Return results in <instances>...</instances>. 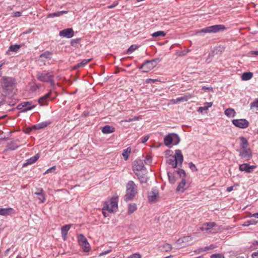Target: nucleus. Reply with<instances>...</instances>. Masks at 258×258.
Masks as SVG:
<instances>
[{"instance_id": "1", "label": "nucleus", "mask_w": 258, "mask_h": 258, "mask_svg": "<svg viewBox=\"0 0 258 258\" xmlns=\"http://www.w3.org/2000/svg\"><path fill=\"white\" fill-rule=\"evenodd\" d=\"M138 193V187L135 183L132 181H129L126 185V193L124 196V200L128 201L133 200Z\"/></svg>"}, {"instance_id": "2", "label": "nucleus", "mask_w": 258, "mask_h": 258, "mask_svg": "<svg viewBox=\"0 0 258 258\" xmlns=\"http://www.w3.org/2000/svg\"><path fill=\"white\" fill-rule=\"evenodd\" d=\"M53 77V74L51 72H39L36 75V78L39 81L49 82L52 85L54 84Z\"/></svg>"}, {"instance_id": "3", "label": "nucleus", "mask_w": 258, "mask_h": 258, "mask_svg": "<svg viewBox=\"0 0 258 258\" xmlns=\"http://www.w3.org/2000/svg\"><path fill=\"white\" fill-rule=\"evenodd\" d=\"M176 174L179 175V176L182 178L181 181L179 183L178 185L176 188V191L183 192L188 187V185L184 178L186 175L185 172L184 170L179 169L176 172Z\"/></svg>"}, {"instance_id": "4", "label": "nucleus", "mask_w": 258, "mask_h": 258, "mask_svg": "<svg viewBox=\"0 0 258 258\" xmlns=\"http://www.w3.org/2000/svg\"><path fill=\"white\" fill-rule=\"evenodd\" d=\"M14 85V80L10 77H3L2 79V87L4 91L7 93L11 90Z\"/></svg>"}, {"instance_id": "5", "label": "nucleus", "mask_w": 258, "mask_h": 258, "mask_svg": "<svg viewBox=\"0 0 258 258\" xmlns=\"http://www.w3.org/2000/svg\"><path fill=\"white\" fill-rule=\"evenodd\" d=\"M226 29L223 25H215L211 26L206 27L202 29L200 31H198L196 34L203 33H217L221 31H223Z\"/></svg>"}, {"instance_id": "6", "label": "nucleus", "mask_w": 258, "mask_h": 258, "mask_svg": "<svg viewBox=\"0 0 258 258\" xmlns=\"http://www.w3.org/2000/svg\"><path fill=\"white\" fill-rule=\"evenodd\" d=\"M79 244L82 246L85 252H88L90 250V245L88 242L87 239L83 234H80L78 237Z\"/></svg>"}, {"instance_id": "7", "label": "nucleus", "mask_w": 258, "mask_h": 258, "mask_svg": "<svg viewBox=\"0 0 258 258\" xmlns=\"http://www.w3.org/2000/svg\"><path fill=\"white\" fill-rule=\"evenodd\" d=\"M232 122L235 126L240 128H245L249 125V122L245 119H233Z\"/></svg>"}, {"instance_id": "8", "label": "nucleus", "mask_w": 258, "mask_h": 258, "mask_svg": "<svg viewBox=\"0 0 258 258\" xmlns=\"http://www.w3.org/2000/svg\"><path fill=\"white\" fill-rule=\"evenodd\" d=\"M146 168L143 162L141 160L135 161L133 166V170L136 174L137 172H143L144 173L145 172Z\"/></svg>"}, {"instance_id": "9", "label": "nucleus", "mask_w": 258, "mask_h": 258, "mask_svg": "<svg viewBox=\"0 0 258 258\" xmlns=\"http://www.w3.org/2000/svg\"><path fill=\"white\" fill-rule=\"evenodd\" d=\"M239 156L242 159H250L252 157V152L250 148H245L239 150Z\"/></svg>"}, {"instance_id": "10", "label": "nucleus", "mask_w": 258, "mask_h": 258, "mask_svg": "<svg viewBox=\"0 0 258 258\" xmlns=\"http://www.w3.org/2000/svg\"><path fill=\"white\" fill-rule=\"evenodd\" d=\"M159 199L158 190L156 189H152L149 193L148 201L150 203L156 202Z\"/></svg>"}, {"instance_id": "11", "label": "nucleus", "mask_w": 258, "mask_h": 258, "mask_svg": "<svg viewBox=\"0 0 258 258\" xmlns=\"http://www.w3.org/2000/svg\"><path fill=\"white\" fill-rule=\"evenodd\" d=\"M74 34V30L72 28H67L59 31V35L68 38H72Z\"/></svg>"}, {"instance_id": "12", "label": "nucleus", "mask_w": 258, "mask_h": 258, "mask_svg": "<svg viewBox=\"0 0 258 258\" xmlns=\"http://www.w3.org/2000/svg\"><path fill=\"white\" fill-rule=\"evenodd\" d=\"M117 209V204L115 201H111L110 204H106L104 206L103 210L105 209L108 210L109 212H114Z\"/></svg>"}, {"instance_id": "13", "label": "nucleus", "mask_w": 258, "mask_h": 258, "mask_svg": "<svg viewBox=\"0 0 258 258\" xmlns=\"http://www.w3.org/2000/svg\"><path fill=\"white\" fill-rule=\"evenodd\" d=\"M215 225L216 223L215 222L206 223L203 224V225L200 228V229L203 231H206L209 232V233H211V231H210V229H212Z\"/></svg>"}, {"instance_id": "14", "label": "nucleus", "mask_w": 258, "mask_h": 258, "mask_svg": "<svg viewBox=\"0 0 258 258\" xmlns=\"http://www.w3.org/2000/svg\"><path fill=\"white\" fill-rule=\"evenodd\" d=\"M34 195L40 196V197H38V198L40 201L39 203H43L45 201V194L42 188H37L36 191L34 192Z\"/></svg>"}, {"instance_id": "15", "label": "nucleus", "mask_w": 258, "mask_h": 258, "mask_svg": "<svg viewBox=\"0 0 258 258\" xmlns=\"http://www.w3.org/2000/svg\"><path fill=\"white\" fill-rule=\"evenodd\" d=\"M173 157L175 159V161L177 162V165H178V163L180 164H182L183 160V157L180 150H176L175 151V155Z\"/></svg>"}, {"instance_id": "16", "label": "nucleus", "mask_w": 258, "mask_h": 258, "mask_svg": "<svg viewBox=\"0 0 258 258\" xmlns=\"http://www.w3.org/2000/svg\"><path fill=\"white\" fill-rule=\"evenodd\" d=\"M254 168V166H250L246 163H244L239 165V169L241 171H245L247 173H250L251 172V169Z\"/></svg>"}, {"instance_id": "17", "label": "nucleus", "mask_w": 258, "mask_h": 258, "mask_svg": "<svg viewBox=\"0 0 258 258\" xmlns=\"http://www.w3.org/2000/svg\"><path fill=\"white\" fill-rule=\"evenodd\" d=\"M174 135V133L169 134L165 137L164 139V143L166 146H169L173 142Z\"/></svg>"}, {"instance_id": "18", "label": "nucleus", "mask_w": 258, "mask_h": 258, "mask_svg": "<svg viewBox=\"0 0 258 258\" xmlns=\"http://www.w3.org/2000/svg\"><path fill=\"white\" fill-rule=\"evenodd\" d=\"M140 69H143L144 72H148L153 68H152L151 62L149 60H147L140 68Z\"/></svg>"}, {"instance_id": "19", "label": "nucleus", "mask_w": 258, "mask_h": 258, "mask_svg": "<svg viewBox=\"0 0 258 258\" xmlns=\"http://www.w3.org/2000/svg\"><path fill=\"white\" fill-rule=\"evenodd\" d=\"M50 94H51V93L49 92V93L45 94L43 96L41 97V98H40L38 100L39 104L41 106L44 105H46L47 101L48 100V99L49 98V97L50 96Z\"/></svg>"}, {"instance_id": "20", "label": "nucleus", "mask_w": 258, "mask_h": 258, "mask_svg": "<svg viewBox=\"0 0 258 258\" xmlns=\"http://www.w3.org/2000/svg\"><path fill=\"white\" fill-rule=\"evenodd\" d=\"M71 228L70 225H66L62 226L61 228V232L62 237L64 240H66L67 239V235L68 234V232Z\"/></svg>"}, {"instance_id": "21", "label": "nucleus", "mask_w": 258, "mask_h": 258, "mask_svg": "<svg viewBox=\"0 0 258 258\" xmlns=\"http://www.w3.org/2000/svg\"><path fill=\"white\" fill-rule=\"evenodd\" d=\"M14 213V210L12 208H0V215H9Z\"/></svg>"}, {"instance_id": "22", "label": "nucleus", "mask_w": 258, "mask_h": 258, "mask_svg": "<svg viewBox=\"0 0 258 258\" xmlns=\"http://www.w3.org/2000/svg\"><path fill=\"white\" fill-rule=\"evenodd\" d=\"M39 158V156L37 154L27 160L26 162L24 163L23 166H26L28 165H31L35 163Z\"/></svg>"}, {"instance_id": "23", "label": "nucleus", "mask_w": 258, "mask_h": 258, "mask_svg": "<svg viewBox=\"0 0 258 258\" xmlns=\"http://www.w3.org/2000/svg\"><path fill=\"white\" fill-rule=\"evenodd\" d=\"M193 97V95L188 94L187 95H185L183 96L176 98V102H177V103L179 102H185L188 101L189 99L192 98Z\"/></svg>"}, {"instance_id": "24", "label": "nucleus", "mask_w": 258, "mask_h": 258, "mask_svg": "<svg viewBox=\"0 0 258 258\" xmlns=\"http://www.w3.org/2000/svg\"><path fill=\"white\" fill-rule=\"evenodd\" d=\"M239 139L240 140V149L247 148L248 146V143L247 140L243 137H240Z\"/></svg>"}, {"instance_id": "25", "label": "nucleus", "mask_w": 258, "mask_h": 258, "mask_svg": "<svg viewBox=\"0 0 258 258\" xmlns=\"http://www.w3.org/2000/svg\"><path fill=\"white\" fill-rule=\"evenodd\" d=\"M114 132V128L108 125H105L102 128V132L105 134H110Z\"/></svg>"}, {"instance_id": "26", "label": "nucleus", "mask_w": 258, "mask_h": 258, "mask_svg": "<svg viewBox=\"0 0 258 258\" xmlns=\"http://www.w3.org/2000/svg\"><path fill=\"white\" fill-rule=\"evenodd\" d=\"M224 113L225 114L229 117H234L236 114L234 109L231 108L226 109Z\"/></svg>"}, {"instance_id": "27", "label": "nucleus", "mask_w": 258, "mask_h": 258, "mask_svg": "<svg viewBox=\"0 0 258 258\" xmlns=\"http://www.w3.org/2000/svg\"><path fill=\"white\" fill-rule=\"evenodd\" d=\"M137 209V205L135 203L130 204L128 205V214H132Z\"/></svg>"}, {"instance_id": "28", "label": "nucleus", "mask_w": 258, "mask_h": 258, "mask_svg": "<svg viewBox=\"0 0 258 258\" xmlns=\"http://www.w3.org/2000/svg\"><path fill=\"white\" fill-rule=\"evenodd\" d=\"M213 103L212 102H206L205 103V106L203 107H200L198 109V111L203 113L204 111L207 110L209 108L212 106Z\"/></svg>"}, {"instance_id": "29", "label": "nucleus", "mask_w": 258, "mask_h": 258, "mask_svg": "<svg viewBox=\"0 0 258 258\" xmlns=\"http://www.w3.org/2000/svg\"><path fill=\"white\" fill-rule=\"evenodd\" d=\"M177 171H178L174 172L173 173H171L170 172H168V176L169 181L171 183L173 184L175 182V181H176L175 175H178V174H176V172Z\"/></svg>"}, {"instance_id": "30", "label": "nucleus", "mask_w": 258, "mask_h": 258, "mask_svg": "<svg viewBox=\"0 0 258 258\" xmlns=\"http://www.w3.org/2000/svg\"><path fill=\"white\" fill-rule=\"evenodd\" d=\"M67 13H68V11H59V12H57L56 13L49 14L48 15L47 17L54 18L55 17H59L60 16H61L62 15H63V14H67Z\"/></svg>"}, {"instance_id": "31", "label": "nucleus", "mask_w": 258, "mask_h": 258, "mask_svg": "<svg viewBox=\"0 0 258 258\" xmlns=\"http://www.w3.org/2000/svg\"><path fill=\"white\" fill-rule=\"evenodd\" d=\"M92 60L91 58H90V59H84L83 60H82V61L79 63H78L75 67V68L76 69H78V68H82L84 66H85V65H86L88 62H89L91 60Z\"/></svg>"}, {"instance_id": "32", "label": "nucleus", "mask_w": 258, "mask_h": 258, "mask_svg": "<svg viewBox=\"0 0 258 258\" xmlns=\"http://www.w3.org/2000/svg\"><path fill=\"white\" fill-rule=\"evenodd\" d=\"M252 77V73L250 72L244 73L241 76L242 80L247 81L250 80Z\"/></svg>"}, {"instance_id": "33", "label": "nucleus", "mask_w": 258, "mask_h": 258, "mask_svg": "<svg viewBox=\"0 0 258 258\" xmlns=\"http://www.w3.org/2000/svg\"><path fill=\"white\" fill-rule=\"evenodd\" d=\"M31 103L30 102H24L22 103V106L26 107L24 109V111L29 110L34 108L35 107V105L29 106Z\"/></svg>"}, {"instance_id": "34", "label": "nucleus", "mask_w": 258, "mask_h": 258, "mask_svg": "<svg viewBox=\"0 0 258 258\" xmlns=\"http://www.w3.org/2000/svg\"><path fill=\"white\" fill-rule=\"evenodd\" d=\"M136 175L138 177V178L139 179V180H140V181L142 183L147 182V181L148 180V178H147L146 175L141 176V173L139 172H136Z\"/></svg>"}, {"instance_id": "35", "label": "nucleus", "mask_w": 258, "mask_h": 258, "mask_svg": "<svg viewBox=\"0 0 258 258\" xmlns=\"http://www.w3.org/2000/svg\"><path fill=\"white\" fill-rule=\"evenodd\" d=\"M50 55H51V53L48 51H46L45 52H44V53H42L40 56H39V58H40V59H41V60L42 61H43V58H48V59H50Z\"/></svg>"}, {"instance_id": "36", "label": "nucleus", "mask_w": 258, "mask_h": 258, "mask_svg": "<svg viewBox=\"0 0 258 258\" xmlns=\"http://www.w3.org/2000/svg\"><path fill=\"white\" fill-rule=\"evenodd\" d=\"M166 35V33L163 31H159L156 32H154L151 34V36L153 37H164Z\"/></svg>"}, {"instance_id": "37", "label": "nucleus", "mask_w": 258, "mask_h": 258, "mask_svg": "<svg viewBox=\"0 0 258 258\" xmlns=\"http://www.w3.org/2000/svg\"><path fill=\"white\" fill-rule=\"evenodd\" d=\"M48 124H49V123L47 122H46V121L42 122L37 124L36 125H34V127H35V129L39 130V129L44 128L45 127H46Z\"/></svg>"}, {"instance_id": "38", "label": "nucleus", "mask_w": 258, "mask_h": 258, "mask_svg": "<svg viewBox=\"0 0 258 258\" xmlns=\"http://www.w3.org/2000/svg\"><path fill=\"white\" fill-rule=\"evenodd\" d=\"M167 162L170 165H171L173 168H176L177 165V162L175 161V159L173 156H172L171 158L169 159L167 161Z\"/></svg>"}, {"instance_id": "39", "label": "nucleus", "mask_w": 258, "mask_h": 258, "mask_svg": "<svg viewBox=\"0 0 258 258\" xmlns=\"http://www.w3.org/2000/svg\"><path fill=\"white\" fill-rule=\"evenodd\" d=\"M131 150L130 148H127L126 150H123L122 155L125 160L127 159L129 154L131 153Z\"/></svg>"}, {"instance_id": "40", "label": "nucleus", "mask_w": 258, "mask_h": 258, "mask_svg": "<svg viewBox=\"0 0 258 258\" xmlns=\"http://www.w3.org/2000/svg\"><path fill=\"white\" fill-rule=\"evenodd\" d=\"M257 223V221L253 220V219H251V220H248V221H246L245 222H244L243 223V224H242V226H248L249 225H255Z\"/></svg>"}, {"instance_id": "41", "label": "nucleus", "mask_w": 258, "mask_h": 258, "mask_svg": "<svg viewBox=\"0 0 258 258\" xmlns=\"http://www.w3.org/2000/svg\"><path fill=\"white\" fill-rule=\"evenodd\" d=\"M21 47L20 45L16 44V45H12L9 47V50L17 52Z\"/></svg>"}, {"instance_id": "42", "label": "nucleus", "mask_w": 258, "mask_h": 258, "mask_svg": "<svg viewBox=\"0 0 258 258\" xmlns=\"http://www.w3.org/2000/svg\"><path fill=\"white\" fill-rule=\"evenodd\" d=\"M149 61H150V62H151L152 68H154L157 65L158 62L160 61V59L159 58H157Z\"/></svg>"}, {"instance_id": "43", "label": "nucleus", "mask_w": 258, "mask_h": 258, "mask_svg": "<svg viewBox=\"0 0 258 258\" xmlns=\"http://www.w3.org/2000/svg\"><path fill=\"white\" fill-rule=\"evenodd\" d=\"M138 48V46L136 45H132L127 50V53H131Z\"/></svg>"}, {"instance_id": "44", "label": "nucleus", "mask_w": 258, "mask_h": 258, "mask_svg": "<svg viewBox=\"0 0 258 258\" xmlns=\"http://www.w3.org/2000/svg\"><path fill=\"white\" fill-rule=\"evenodd\" d=\"M173 142L172 143H173L174 145H177L179 142H180V138L178 137V136L175 134L173 135Z\"/></svg>"}, {"instance_id": "45", "label": "nucleus", "mask_w": 258, "mask_h": 258, "mask_svg": "<svg viewBox=\"0 0 258 258\" xmlns=\"http://www.w3.org/2000/svg\"><path fill=\"white\" fill-rule=\"evenodd\" d=\"M191 239V238L190 237V236H186V237H184L182 238L179 239L177 241L179 243H180L181 242V241H182V242L187 241Z\"/></svg>"}, {"instance_id": "46", "label": "nucleus", "mask_w": 258, "mask_h": 258, "mask_svg": "<svg viewBox=\"0 0 258 258\" xmlns=\"http://www.w3.org/2000/svg\"><path fill=\"white\" fill-rule=\"evenodd\" d=\"M80 41V38L74 39L71 40V44L72 46H76Z\"/></svg>"}, {"instance_id": "47", "label": "nucleus", "mask_w": 258, "mask_h": 258, "mask_svg": "<svg viewBox=\"0 0 258 258\" xmlns=\"http://www.w3.org/2000/svg\"><path fill=\"white\" fill-rule=\"evenodd\" d=\"M250 107L252 108H258V99L254 101L250 104Z\"/></svg>"}, {"instance_id": "48", "label": "nucleus", "mask_w": 258, "mask_h": 258, "mask_svg": "<svg viewBox=\"0 0 258 258\" xmlns=\"http://www.w3.org/2000/svg\"><path fill=\"white\" fill-rule=\"evenodd\" d=\"M189 167L192 171H197L198 169L196 166V165L192 163V162H190L189 163Z\"/></svg>"}, {"instance_id": "49", "label": "nucleus", "mask_w": 258, "mask_h": 258, "mask_svg": "<svg viewBox=\"0 0 258 258\" xmlns=\"http://www.w3.org/2000/svg\"><path fill=\"white\" fill-rule=\"evenodd\" d=\"M146 83L148 84L154 83L157 82H160L158 79H148L146 80Z\"/></svg>"}, {"instance_id": "50", "label": "nucleus", "mask_w": 258, "mask_h": 258, "mask_svg": "<svg viewBox=\"0 0 258 258\" xmlns=\"http://www.w3.org/2000/svg\"><path fill=\"white\" fill-rule=\"evenodd\" d=\"M146 164H150L151 163V158L150 156H147L145 160Z\"/></svg>"}, {"instance_id": "51", "label": "nucleus", "mask_w": 258, "mask_h": 258, "mask_svg": "<svg viewBox=\"0 0 258 258\" xmlns=\"http://www.w3.org/2000/svg\"><path fill=\"white\" fill-rule=\"evenodd\" d=\"M127 258H141V255L138 253H135L131 255Z\"/></svg>"}, {"instance_id": "52", "label": "nucleus", "mask_w": 258, "mask_h": 258, "mask_svg": "<svg viewBox=\"0 0 258 258\" xmlns=\"http://www.w3.org/2000/svg\"><path fill=\"white\" fill-rule=\"evenodd\" d=\"M211 258H224V257L220 254H215L212 255Z\"/></svg>"}, {"instance_id": "53", "label": "nucleus", "mask_w": 258, "mask_h": 258, "mask_svg": "<svg viewBox=\"0 0 258 258\" xmlns=\"http://www.w3.org/2000/svg\"><path fill=\"white\" fill-rule=\"evenodd\" d=\"M118 4V2H114L112 5L108 6V9H112L113 8H114L115 7H116V6H117Z\"/></svg>"}, {"instance_id": "54", "label": "nucleus", "mask_w": 258, "mask_h": 258, "mask_svg": "<svg viewBox=\"0 0 258 258\" xmlns=\"http://www.w3.org/2000/svg\"><path fill=\"white\" fill-rule=\"evenodd\" d=\"M149 136L147 135L144 137L142 140V143H145L149 139Z\"/></svg>"}, {"instance_id": "55", "label": "nucleus", "mask_w": 258, "mask_h": 258, "mask_svg": "<svg viewBox=\"0 0 258 258\" xmlns=\"http://www.w3.org/2000/svg\"><path fill=\"white\" fill-rule=\"evenodd\" d=\"M55 166H53L49 169H48L45 172V174L51 172L52 171L55 170Z\"/></svg>"}, {"instance_id": "56", "label": "nucleus", "mask_w": 258, "mask_h": 258, "mask_svg": "<svg viewBox=\"0 0 258 258\" xmlns=\"http://www.w3.org/2000/svg\"><path fill=\"white\" fill-rule=\"evenodd\" d=\"M249 217H254L255 218H258V212L254 214L250 213L248 215Z\"/></svg>"}, {"instance_id": "57", "label": "nucleus", "mask_w": 258, "mask_h": 258, "mask_svg": "<svg viewBox=\"0 0 258 258\" xmlns=\"http://www.w3.org/2000/svg\"><path fill=\"white\" fill-rule=\"evenodd\" d=\"M21 16V13L20 12H16L13 13V16L15 17H19Z\"/></svg>"}, {"instance_id": "58", "label": "nucleus", "mask_w": 258, "mask_h": 258, "mask_svg": "<svg viewBox=\"0 0 258 258\" xmlns=\"http://www.w3.org/2000/svg\"><path fill=\"white\" fill-rule=\"evenodd\" d=\"M111 252V250H106V251H105L104 252H101V253L99 254V256H102V255H104L105 254H106L107 253H109V252Z\"/></svg>"}, {"instance_id": "59", "label": "nucleus", "mask_w": 258, "mask_h": 258, "mask_svg": "<svg viewBox=\"0 0 258 258\" xmlns=\"http://www.w3.org/2000/svg\"><path fill=\"white\" fill-rule=\"evenodd\" d=\"M252 258H258V253L257 252H253L251 254Z\"/></svg>"}, {"instance_id": "60", "label": "nucleus", "mask_w": 258, "mask_h": 258, "mask_svg": "<svg viewBox=\"0 0 258 258\" xmlns=\"http://www.w3.org/2000/svg\"><path fill=\"white\" fill-rule=\"evenodd\" d=\"M202 89L203 90H211V91H213V88H211V87H206L205 86H204L202 87Z\"/></svg>"}, {"instance_id": "61", "label": "nucleus", "mask_w": 258, "mask_h": 258, "mask_svg": "<svg viewBox=\"0 0 258 258\" xmlns=\"http://www.w3.org/2000/svg\"><path fill=\"white\" fill-rule=\"evenodd\" d=\"M233 189V186H229L227 188V189L226 190L228 192H230Z\"/></svg>"}, {"instance_id": "62", "label": "nucleus", "mask_w": 258, "mask_h": 258, "mask_svg": "<svg viewBox=\"0 0 258 258\" xmlns=\"http://www.w3.org/2000/svg\"><path fill=\"white\" fill-rule=\"evenodd\" d=\"M177 102H176V99H171L170 101V104H176L177 103Z\"/></svg>"}, {"instance_id": "63", "label": "nucleus", "mask_w": 258, "mask_h": 258, "mask_svg": "<svg viewBox=\"0 0 258 258\" xmlns=\"http://www.w3.org/2000/svg\"><path fill=\"white\" fill-rule=\"evenodd\" d=\"M133 121L138 120L139 119H141L140 117L138 116H135L134 118H133Z\"/></svg>"}, {"instance_id": "64", "label": "nucleus", "mask_w": 258, "mask_h": 258, "mask_svg": "<svg viewBox=\"0 0 258 258\" xmlns=\"http://www.w3.org/2000/svg\"><path fill=\"white\" fill-rule=\"evenodd\" d=\"M251 54H254V55H258V51H251Z\"/></svg>"}]
</instances>
